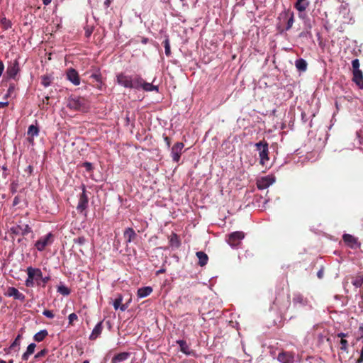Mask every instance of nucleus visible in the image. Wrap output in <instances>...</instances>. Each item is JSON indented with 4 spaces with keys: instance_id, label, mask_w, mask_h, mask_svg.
<instances>
[{
    "instance_id": "nucleus-1",
    "label": "nucleus",
    "mask_w": 363,
    "mask_h": 363,
    "mask_svg": "<svg viewBox=\"0 0 363 363\" xmlns=\"http://www.w3.org/2000/svg\"><path fill=\"white\" fill-rule=\"evenodd\" d=\"M28 277L25 281V285L27 287H33L35 284L41 286V279L43 278V272L39 268L28 267L26 269Z\"/></svg>"
},
{
    "instance_id": "nucleus-2",
    "label": "nucleus",
    "mask_w": 363,
    "mask_h": 363,
    "mask_svg": "<svg viewBox=\"0 0 363 363\" xmlns=\"http://www.w3.org/2000/svg\"><path fill=\"white\" fill-rule=\"evenodd\" d=\"M255 147L257 151L259 152V163L264 166L267 165L269 158V145L267 141L261 140L259 143H255Z\"/></svg>"
},
{
    "instance_id": "nucleus-3",
    "label": "nucleus",
    "mask_w": 363,
    "mask_h": 363,
    "mask_svg": "<svg viewBox=\"0 0 363 363\" xmlns=\"http://www.w3.org/2000/svg\"><path fill=\"white\" fill-rule=\"evenodd\" d=\"M245 238V233L242 231L233 232L228 235V243L232 248H238L242 240Z\"/></svg>"
},
{
    "instance_id": "nucleus-4",
    "label": "nucleus",
    "mask_w": 363,
    "mask_h": 363,
    "mask_svg": "<svg viewBox=\"0 0 363 363\" xmlns=\"http://www.w3.org/2000/svg\"><path fill=\"white\" fill-rule=\"evenodd\" d=\"M53 242V235L52 233H49L43 237H41L35 243V248L40 251H43L45 247L50 245Z\"/></svg>"
},
{
    "instance_id": "nucleus-5",
    "label": "nucleus",
    "mask_w": 363,
    "mask_h": 363,
    "mask_svg": "<svg viewBox=\"0 0 363 363\" xmlns=\"http://www.w3.org/2000/svg\"><path fill=\"white\" fill-rule=\"evenodd\" d=\"M276 181L273 175L262 177L257 180V186L259 190H264L272 185Z\"/></svg>"
},
{
    "instance_id": "nucleus-6",
    "label": "nucleus",
    "mask_w": 363,
    "mask_h": 363,
    "mask_svg": "<svg viewBox=\"0 0 363 363\" xmlns=\"http://www.w3.org/2000/svg\"><path fill=\"white\" fill-rule=\"evenodd\" d=\"M84 101L79 97L69 98L67 106L72 110L84 111L85 108Z\"/></svg>"
},
{
    "instance_id": "nucleus-7",
    "label": "nucleus",
    "mask_w": 363,
    "mask_h": 363,
    "mask_svg": "<svg viewBox=\"0 0 363 363\" xmlns=\"http://www.w3.org/2000/svg\"><path fill=\"white\" fill-rule=\"evenodd\" d=\"M184 147L183 143L178 142L171 148V157L173 162H178L179 161Z\"/></svg>"
},
{
    "instance_id": "nucleus-8",
    "label": "nucleus",
    "mask_w": 363,
    "mask_h": 363,
    "mask_svg": "<svg viewBox=\"0 0 363 363\" xmlns=\"http://www.w3.org/2000/svg\"><path fill=\"white\" fill-rule=\"evenodd\" d=\"M10 231L15 235H25L31 232V228L28 224H18L12 226Z\"/></svg>"
},
{
    "instance_id": "nucleus-9",
    "label": "nucleus",
    "mask_w": 363,
    "mask_h": 363,
    "mask_svg": "<svg viewBox=\"0 0 363 363\" xmlns=\"http://www.w3.org/2000/svg\"><path fill=\"white\" fill-rule=\"evenodd\" d=\"M20 70L18 60H14L9 63L6 69V74L11 79H15L16 76Z\"/></svg>"
},
{
    "instance_id": "nucleus-10",
    "label": "nucleus",
    "mask_w": 363,
    "mask_h": 363,
    "mask_svg": "<svg viewBox=\"0 0 363 363\" xmlns=\"http://www.w3.org/2000/svg\"><path fill=\"white\" fill-rule=\"evenodd\" d=\"M4 295L8 297H12L15 300H18L22 302L26 299L25 295L13 286L8 287L7 291L5 292Z\"/></svg>"
},
{
    "instance_id": "nucleus-11",
    "label": "nucleus",
    "mask_w": 363,
    "mask_h": 363,
    "mask_svg": "<svg viewBox=\"0 0 363 363\" xmlns=\"http://www.w3.org/2000/svg\"><path fill=\"white\" fill-rule=\"evenodd\" d=\"M67 79L72 83L74 86L80 84V77L77 71L73 68H69L66 72Z\"/></svg>"
},
{
    "instance_id": "nucleus-12",
    "label": "nucleus",
    "mask_w": 363,
    "mask_h": 363,
    "mask_svg": "<svg viewBox=\"0 0 363 363\" xmlns=\"http://www.w3.org/2000/svg\"><path fill=\"white\" fill-rule=\"evenodd\" d=\"M277 359L281 363H294L296 359L294 354L291 352H281L277 356Z\"/></svg>"
},
{
    "instance_id": "nucleus-13",
    "label": "nucleus",
    "mask_w": 363,
    "mask_h": 363,
    "mask_svg": "<svg viewBox=\"0 0 363 363\" xmlns=\"http://www.w3.org/2000/svg\"><path fill=\"white\" fill-rule=\"evenodd\" d=\"M88 197L86 194L85 189L83 188V191L80 194L79 202L77 206V210L78 212L82 213L85 211L86 208L88 206Z\"/></svg>"
},
{
    "instance_id": "nucleus-14",
    "label": "nucleus",
    "mask_w": 363,
    "mask_h": 363,
    "mask_svg": "<svg viewBox=\"0 0 363 363\" xmlns=\"http://www.w3.org/2000/svg\"><path fill=\"white\" fill-rule=\"evenodd\" d=\"M131 77L130 75H126L123 73H119L116 75V82L117 83L125 87V88H130L131 83Z\"/></svg>"
},
{
    "instance_id": "nucleus-15",
    "label": "nucleus",
    "mask_w": 363,
    "mask_h": 363,
    "mask_svg": "<svg viewBox=\"0 0 363 363\" xmlns=\"http://www.w3.org/2000/svg\"><path fill=\"white\" fill-rule=\"evenodd\" d=\"M293 303L295 306L304 307L308 305L309 301L301 294H295L293 298Z\"/></svg>"
},
{
    "instance_id": "nucleus-16",
    "label": "nucleus",
    "mask_w": 363,
    "mask_h": 363,
    "mask_svg": "<svg viewBox=\"0 0 363 363\" xmlns=\"http://www.w3.org/2000/svg\"><path fill=\"white\" fill-rule=\"evenodd\" d=\"M352 82L360 89H363V73L362 71L352 72Z\"/></svg>"
},
{
    "instance_id": "nucleus-17",
    "label": "nucleus",
    "mask_w": 363,
    "mask_h": 363,
    "mask_svg": "<svg viewBox=\"0 0 363 363\" xmlns=\"http://www.w3.org/2000/svg\"><path fill=\"white\" fill-rule=\"evenodd\" d=\"M124 238L127 244L130 243L137 238V234L132 228H127L123 233Z\"/></svg>"
},
{
    "instance_id": "nucleus-18",
    "label": "nucleus",
    "mask_w": 363,
    "mask_h": 363,
    "mask_svg": "<svg viewBox=\"0 0 363 363\" xmlns=\"http://www.w3.org/2000/svg\"><path fill=\"white\" fill-rule=\"evenodd\" d=\"M130 356V353L123 352L116 354L111 359V363H121L128 359Z\"/></svg>"
},
{
    "instance_id": "nucleus-19",
    "label": "nucleus",
    "mask_w": 363,
    "mask_h": 363,
    "mask_svg": "<svg viewBox=\"0 0 363 363\" xmlns=\"http://www.w3.org/2000/svg\"><path fill=\"white\" fill-rule=\"evenodd\" d=\"M103 325H102V321L99 322L95 327L94 328L90 336V340H96L97 337H99L102 332Z\"/></svg>"
},
{
    "instance_id": "nucleus-20",
    "label": "nucleus",
    "mask_w": 363,
    "mask_h": 363,
    "mask_svg": "<svg viewBox=\"0 0 363 363\" xmlns=\"http://www.w3.org/2000/svg\"><path fill=\"white\" fill-rule=\"evenodd\" d=\"M143 79L140 76H135L131 77V83L130 89H141Z\"/></svg>"
},
{
    "instance_id": "nucleus-21",
    "label": "nucleus",
    "mask_w": 363,
    "mask_h": 363,
    "mask_svg": "<svg viewBox=\"0 0 363 363\" xmlns=\"http://www.w3.org/2000/svg\"><path fill=\"white\" fill-rule=\"evenodd\" d=\"M152 292L151 286H145L138 289L137 296L140 298L147 297Z\"/></svg>"
},
{
    "instance_id": "nucleus-22",
    "label": "nucleus",
    "mask_w": 363,
    "mask_h": 363,
    "mask_svg": "<svg viewBox=\"0 0 363 363\" xmlns=\"http://www.w3.org/2000/svg\"><path fill=\"white\" fill-rule=\"evenodd\" d=\"M177 344L179 345L180 351L186 355H190L191 354V350H190L189 345L184 340H178L176 341Z\"/></svg>"
},
{
    "instance_id": "nucleus-23",
    "label": "nucleus",
    "mask_w": 363,
    "mask_h": 363,
    "mask_svg": "<svg viewBox=\"0 0 363 363\" xmlns=\"http://www.w3.org/2000/svg\"><path fill=\"white\" fill-rule=\"evenodd\" d=\"M35 347L36 345L35 343L29 344L26 348V351L22 354V359L27 361L29 357L34 353Z\"/></svg>"
},
{
    "instance_id": "nucleus-24",
    "label": "nucleus",
    "mask_w": 363,
    "mask_h": 363,
    "mask_svg": "<svg viewBox=\"0 0 363 363\" xmlns=\"http://www.w3.org/2000/svg\"><path fill=\"white\" fill-rule=\"evenodd\" d=\"M196 255L199 259V264L201 267H203L207 264L208 257L204 252L199 251L196 253Z\"/></svg>"
},
{
    "instance_id": "nucleus-25",
    "label": "nucleus",
    "mask_w": 363,
    "mask_h": 363,
    "mask_svg": "<svg viewBox=\"0 0 363 363\" xmlns=\"http://www.w3.org/2000/svg\"><path fill=\"white\" fill-rule=\"evenodd\" d=\"M308 6L309 1L308 0H296L295 4V8L300 12L306 11Z\"/></svg>"
},
{
    "instance_id": "nucleus-26",
    "label": "nucleus",
    "mask_w": 363,
    "mask_h": 363,
    "mask_svg": "<svg viewBox=\"0 0 363 363\" xmlns=\"http://www.w3.org/2000/svg\"><path fill=\"white\" fill-rule=\"evenodd\" d=\"M295 66L298 71L305 72L307 69V62L304 59L299 58L295 61Z\"/></svg>"
},
{
    "instance_id": "nucleus-27",
    "label": "nucleus",
    "mask_w": 363,
    "mask_h": 363,
    "mask_svg": "<svg viewBox=\"0 0 363 363\" xmlns=\"http://www.w3.org/2000/svg\"><path fill=\"white\" fill-rule=\"evenodd\" d=\"M48 335V330L45 329H43V330H40L38 333H37L34 335L33 340L35 342H42Z\"/></svg>"
},
{
    "instance_id": "nucleus-28",
    "label": "nucleus",
    "mask_w": 363,
    "mask_h": 363,
    "mask_svg": "<svg viewBox=\"0 0 363 363\" xmlns=\"http://www.w3.org/2000/svg\"><path fill=\"white\" fill-rule=\"evenodd\" d=\"M169 242L170 246L174 248H178L181 245L179 236L176 233L171 235Z\"/></svg>"
},
{
    "instance_id": "nucleus-29",
    "label": "nucleus",
    "mask_w": 363,
    "mask_h": 363,
    "mask_svg": "<svg viewBox=\"0 0 363 363\" xmlns=\"http://www.w3.org/2000/svg\"><path fill=\"white\" fill-rule=\"evenodd\" d=\"M141 89H143L145 91H159V88L157 86H155L151 83L146 82L144 80L143 82Z\"/></svg>"
},
{
    "instance_id": "nucleus-30",
    "label": "nucleus",
    "mask_w": 363,
    "mask_h": 363,
    "mask_svg": "<svg viewBox=\"0 0 363 363\" xmlns=\"http://www.w3.org/2000/svg\"><path fill=\"white\" fill-rule=\"evenodd\" d=\"M39 128L36 125H30L28 127V135L29 137L32 138V140H33L34 137H37L39 135Z\"/></svg>"
},
{
    "instance_id": "nucleus-31",
    "label": "nucleus",
    "mask_w": 363,
    "mask_h": 363,
    "mask_svg": "<svg viewBox=\"0 0 363 363\" xmlns=\"http://www.w3.org/2000/svg\"><path fill=\"white\" fill-rule=\"evenodd\" d=\"M57 292L63 296H68L71 291L65 285H60L57 286Z\"/></svg>"
},
{
    "instance_id": "nucleus-32",
    "label": "nucleus",
    "mask_w": 363,
    "mask_h": 363,
    "mask_svg": "<svg viewBox=\"0 0 363 363\" xmlns=\"http://www.w3.org/2000/svg\"><path fill=\"white\" fill-rule=\"evenodd\" d=\"M163 45L164 47V52L165 55L169 57L171 55V49H170V43L168 37H166L165 40L163 42Z\"/></svg>"
},
{
    "instance_id": "nucleus-33",
    "label": "nucleus",
    "mask_w": 363,
    "mask_h": 363,
    "mask_svg": "<svg viewBox=\"0 0 363 363\" xmlns=\"http://www.w3.org/2000/svg\"><path fill=\"white\" fill-rule=\"evenodd\" d=\"M1 24L2 28L4 30H8L9 28H11V26H12L11 21L7 19L5 17H3L1 19Z\"/></svg>"
},
{
    "instance_id": "nucleus-34",
    "label": "nucleus",
    "mask_w": 363,
    "mask_h": 363,
    "mask_svg": "<svg viewBox=\"0 0 363 363\" xmlns=\"http://www.w3.org/2000/svg\"><path fill=\"white\" fill-rule=\"evenodd\" d=\"M52 82V78L48 75L42 77L41 84L44 87H48Z\"/></svg>"
},
{
    "instance_id": "nucleus-35",
    "label": "nucleus",
    "mask_w": 363,
    "mask_h": 363,
    "mask_svg": "<svg viewBox=\"0 0 363 363\" xmlns=\"http://www.w3.org/2000/svg\"><path fill=\"white\" fill-rule=\"evenodd\" d=\"M122 301H123V296L121 295H118V296L114 300V301L113 303V308L115 310L119 309Z\"/></svg>"
},
{
    "instance_id": "nucleus-36",
    "label": "nucleus",
    "mask_w": 363,
    "mask_h": 363,
    "mask_svg": "<svg viewBox=\"0 0 363 363\" xmlns=\"http://www.w3.org/2000/svg\"><path fill=\"white\" fill-rule=\"evenodd\" d=\"M352 72L361 71L359 69V61L358 59H354L352 61Z\"/></svg>"
},
{
    "instance_id": "nucleus-37",
    "label": "nucleus",
    "mask_w": 363,
    "mask_h": 363,
    "mask_svg": "<svg viewBox=\"0 0 363 363\" xmlns=\"http://www.w3.org/2000/svg\"><path fill=\"white\" fill-rule=\"evenodd\" d=\"M294 21V13H291L290 15V17L289 18V19L287 21V23H286V30L291 29V28L293 26Z\"/></svg>"
},
{
    "instance_id": "nucleus-38",
    "label": "nucleus",
    "mask_w": 363,
    "mask_h": 363,
    "mask_svg": "<svg viewBox=\"0 0 363 363\" xmlns=\"http://www.w3.org/2000/svg\"><path fill=\"white\" fill-rule=\"evenodd\" d=\"M75 244L83 245L86 242V238L84 236H80L73 240Z\"/></svg>"
},
{
    "instance_id": "nucleus-39",
    "label": "nucleus",
    "mask_w": 363,
    "mask_h": 363,
    "mask_svg": "<svg viewBox=\"0 0 363 363\" xmlns=\"http://www.w3.org/2000/svg\"><path fill=\"white\" fill-rule=\"evenodd\" d=\"M90 77L96 80L97 82L101 84V74L99 72H96L91 74Z\"/></svg>"
},
{
    "instance_id": "nucleus-40",
    "label": "nucleus",
    "mask_w": 363,
    "mask_h": 363,
    "mask_svg": "<svg viewBox=\"0 0 363 363\" xmlns=\"http://www.w3.org/2000/svg\"><path fill=\"white\" fill-rule=\"evenodd\" d=\"M47 349H43L35 354L34 358L38 359L42 357H44L48 353Z\"/></svg>"
},
{
    "instance_id": "nucleus-41",
    "label": "nucleus",
    "mask_w": 363,
    "mask_h": 363,
    "mask_svg": "<svg viewBox=\"0 0 363 363\" xmlns=\"http://www.w3.org/2000/svg\"><path fill=\"white\" fill-rule=\"evenodd\" d=\"M20 344L21 342L14 340L10 346L11 348H13L15 351H18L20 349Z\"/></svg>"
},
{
    "instance_id": "nucleus-42",
    "label": "nucleus",
    "mask_w": 363,
    "mask_h": 363,
    "mask_svg": "<svg viewBox=\"0 0 363 363\" xmlns=\"http://www.w3.org/2000/svg\"><path fill=\"white\" fill-rule=\"evenodd\" d=\"M347 341L345 339H341L340 340V349L343 351H346L347 350Z\"/></svg>"
},
{
    "instance_id": "nucleus-43",
    "label": "nucleus",
    "mask_w": 363,
    "mask_h": 363,
    "mask_svg": "<svg viewBox=\"0 0 363 363\" xmlns=\"http://www.w3.org/2000/svg\"><path fill=\"white\" fill-rule=\"evenodd\" d=\"M43 315H45V317L48 318H54V313H52V311H50V310H45L43 312Z\"/></svg>"
},
{
    "instance_id": "nucleus-44",
    "label": "nucleus",
    "mask_w": 363,
    "mask_h": 363,
    "mask_svg": "<svg viewBox=\"0 0 363 363\" xmlns=\"http://www.w3.org/2000/svg\"><path fill=\"white\" fill-rule=\"evenodd\" d=\"M78 318L77 315L76 313H72L71 314L69 315L68 316V319H69V324H72V323L74 321V320H77Z\"/></svg>"
},
{
    "instance_id": "nucleus-45",
    "label": "nucleus",
    "mask_w": 363,
    "mask_h": 363,
    "mask_svg": "<svg viewBox=\"0 0 363 363\" xmlns=\"http://www.w3.org/2000/svg\"><path fill=\"white\" fill-rule=\"evenodd\" d=\"M344 241L346 242H350L353 240H354V238L349 234H345L343 236Z\"/></svg>"
},
{
    "instance_id": "nucleus-46",
    "label": "nucleus",
    "mask_w": 363,
    "mask_h": 363,
    "mask_svg": "<svg viewBox=\"0 0 363 363\" xmlns=\"http://www.w3.org/2000/svg\"><path fill=\"white\" fill-rule=\"evenodd\" d=\"M50 279V276L43 277L41 279L40 283L41 286L45 287V284L48 282V281Z\"/></svg>"
},
{
    "instance_id": "nucleus-47",
    "label": "nucleus",
    "mask_w": 363,
    "mask_h": 363,
    "mask_svg": "<svg viewBox=\"0 0 363 363\" xmlns=\"http://www.w3.org/2000/svg\"><path fill=\"white\" fill-rule=\"evenodd\" d=\"M358 339L363 342V325L359 328V337Z\"/></svg>"
},
{
    "instance_id": "nucleus-48",
    "label": "nucleus",
    "mask_w": 363,
    "mask_h": 363,
    "mask_svg": "<svg viewBox=\"0 0 363 363\" xmlns=\"http://www.w3.org/2000/svg\"><path fill=\"white\" fill-rule=\"evenodd\" d=\"M308 36H309V37L311 36V32H309V31H302L299 34L300 38H307Z\"/></svg>"
},
{
    "instance_id": "nucleus-49",
    "label": "nucleus",
    "mask_w": 363,
    "mask_h": 363,
    "mask_svg": "<svg viewBox=\"0 0 363 363\" xmlns=\"http://www.w3.org/2000/svg\"><path fill=\"white\" fill-rule=\"evenodd\" d=\"M83 165L86 168V171H91L93 168L92 164L90 162H84Z\"/></svg>"
},
{
    "instance_id": "nucleus-50",
    "label": "nucleus",
    "mask_w": 363,
    "mask_h": 363,
    "mask_svg": "<svg viewBox=\"0 0 363 363\" xmlns=\"http://www.w3.org/2000/svg\"><path fill=\"white\" fill-rule=\"evenodd\" d=\"M164 140L166 143V145L167 147V148H169L170 147V145H171V140L169 137L166 136V135H164Z\"/></svg>"
},
{
    "instance_id": "nucleus-51",
    "label": "nucleus",
    "mask_w": 363,
    "mask_h": 363,
    "mask_svg": "<svg viewBox=\"0 0 363 363\" xmlns=\"http://www.w3.org/2000/svg\"><path fill=\"white\" fill-rule=\"evenodd\" d=\"M340 13H343L345 15L346 13H349V10L346 6H341Z\"/></svg>"
},
{
    "instance_id": "nucleus-52",
    "label": "nucleus",
    "mask_w": 363,
    "mask_h": 363,
    "mask_svg": "<svg viewBox=\"0 0 363 363\" xmlns=\"http://www.w3.org/2000/svg\"><path fill=\"white\" fill-rule=\"evenodd\" d=\"M363 362V347L360 351V357L357 359V363H362Z\"/></svg>"
},
{
    "instance_id": "nucleus-53",
    "label": "nucleus",
    "mask_w": 363,
    "mask_h": 363,
    "mask_svg": "<svg viewBox=\"0 0 363 363\" xmlns=\"http://www.w3.org/2000/svg\"><path fill=\"white\" fill-rule=\"evenodd\" d=\"M127 308H128V305L127 304H121V307L119 308V309L121 311H125Z\"/></svg>"
},
{
    "instance_id": "nucleus-54",
    "label": "nucleus",
    "mask_w": 363,
    "mask_h": 363,
    "mask_svg": "<svg viewBox=\"0 0 363 363\" xmlns=\"http://www.w3.org/2000/svg\"><path fill=\"white\" fill-rule=\"evenodd\" d=\"M362 280H356L354 281L353 284L357 287L360 286L362 284Z\"/></svg>"
},
{
    "instance_id": "nucleus-55",
    "label": "nucleus",
    "mask_w": 363,
    "mask_h": 363,
    "mask_svg": "<svg viewBox=\"0 0 363 363\" xmlns=\"http://www.w3.org/2000/svg\"><path fill=\"white\" fill-rule=\"evenodd\" d=\"M347 336V333H340L337 334V337H341V339H344V337H346Z\"/></svg>"
},
{
    "instance_id": "nucleus-56",
    "label": "nucleus",
    "mask_w": 363,
    "mask_h": 363,
    "mask_svg": "<svg viewBox=\"0 0 363 363\" xmlns=\"http://www.w3.org/2000/svg\"><path fill=\"white\" fill-rule=\"evenodd\" d=\"M19 203V199L18 196H16L13 201V206H16Z\"/></svg>"
},
{
    "instance_id": "nucleus-57",
    "label": "nucleus",
    "mask_w": 363,
    "mask_h": 363,
    "mask_svg": "<svg viewBox=\"0 0 363 363\" xmlns=\"http://www.w3.org/2000/svg\"><path fill=\"white\" fill-rule=\"evenodd\" d=\"M4 69V65L3 62L1 61H0V77L2 74Z\"/></svg>"
},
{
    "instance_id": "nucleus-58",
    "label": "nucleus",
    "mask_w": 363,
    "mask_h": 363,
    "mask_svg": "<svg viewBox=\"0 0 363 363\" xmlns=\"http://www.w3.org/2000/svg\"><path fill=\"white\" fill-rule=\"evenodd\" d=\"M8 104H9V103L7 101H6V102L0 101V108H2L6 106Z\"/></svg>"
},
{
    "instance_id": "nucleus-59",
    "label": "nucleus",
    "mask_w": 363,
    "mask_h": 363,
    "mask_svg": "<svg viewBox=\"0 0 363 363\" xmlns=\"http://www.w3.org/2000/svg\"><path fill=\"white\" fill-rule=\"evenodd\" d=\"M12 350H13V349L11 348V346H9V347H8V348H4V350L6 352V354H9Z\"/></svg>"
},
{
    "instance_id": "nucleus-60",
    "label": "nucleus",
    "mask_w": 363,
    "mask_h": 363,
    "mask_svg": "<svg viewBox=\"0 0 363 363\" xmlns=\"http://www.w3.org/2000/svg\"><path fill=\"white\" fill-rule=\"evenodd\" d=\"M44 5L47 6L50 4L52 0H42Z\"/></svg>"
},
{
    "instance_id": "nucleus-61",
    "label": "nucleus",
    "mask_w": 363,
    "mask_h": 363,
    "mask_svg": "<svg viewBox=\"0 0 363 363\" xmlns=\"http://www.w3.org/2000/svg\"><path fill=\"white\" fill-rule=\"evenodd\" d=\"M323 274V271L322 270H319L318 272V273H317V276L318 277V278H322Z\"/></svg>"
},
{
    "instance_id": "nucleus-62",
    "label": "nucleus",
    "mask_w": 363,
    "mask_h": 363,
    "mask_svg": "<svg viewBox=\"0 0 363 363\" xmlns=\"http://www.w3.org/2000/svg\"><path fill=\"white\" fill-rule=\"evenodd\" d=\"M110 4H111V1L110 0H106L104 1V4L106 7H108L110 6Z\"/></svg>"
},
{
    "instance_id": "nucleus-63",
    "label": "nucleus",
    "mask_w": 363,
    "mask_h": 363,
    "mask_svg": "<svg viewBox=\"0 0 363 363\" xmlns=\"http://www.w3.org/2000/svg\"><path fill=\"white\" fill-rule=\"evenodd\" d=\"M22 338V335L18 334L17 337L15 338L16 340L21 342V339Z\"/></svg>"
},
{
    "instance_id": "nucleus-64",
    "label": "nucleus",
    "mask_w": 363,
    "mask_h": 363,
    "mask_svg": "<svg viewBox=\"0 0 363 363\" xmlns=\"http://www.w3.org/2000/svg\"><path fill=\"white\" fill-rule=\"evenodd\" d=\"M165 272V269H160V270H158V271L157 272V273H156V274H159L163 273V272Z\"/></svg>"
}]
</instances>
